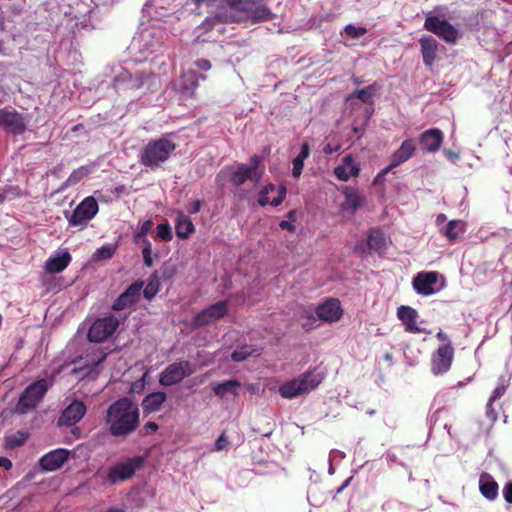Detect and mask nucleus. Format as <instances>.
I'll return each mask as SVG.
<instances>
[{
  "label": "nucleus",
  "mask_w": 512,
  "mask_h": 512,
  "mask_svg": "<svg viewBox=\"0 0 512 512\" xmlns=\"http://www.w3.org/2000/svg\"><path fill=\"white\" fill-rule=\"evenodd\" d=\"M104 422L111 436L127 437L140 425L139 407L130 398L121 397L108 406Z\"/></svg>",
  "instance_id": "f257e3e1"
},
{
  "label": "nucleus",
  "mask_w": 512,
  "mask_h": 512,
  "mask_svg": "<svg viewBox=\"0 0 512 512\" xmlns=\"http://www.w3.org/2000/svg\"><path fill=\"white\" fill-rule=\"evenodd\" d=\"M176 150V144L166 137L149 141L139 153V163L152 171L168 161Z\"/></svg>",
  "instance_id": "f03ea898"
},
{
  "label": "nucleus",
  "mask_w": 512,
  "mask_h": 512,
  "mask_svg": "<svg viewBox=\"0 0 512 512\" xmlns=\"http://www.w3.org/2000/svg\"><path fill=\"white\" fill-rule=\"evenodd\" d=\"M324 375L316 370L307 371L297 378L285 382L279 387V394L286 399H292L309 393L323 381Z\"/></svg>",
  "instance_id": "7ed1b4c3"
},
{
  "label": "nucleus",
  "mask_w": 512,
  "mask_h": 512,
  "mask_svg": "<svg viewBox=\"0 0 512 512\" xmlns=\"http://www.w3.org/2000/svg\"><path fill=\"white\" fill-rule=\"evenodd\" d=\"M226 3L253 24L270 21L275 17L264 0H226Z\"/></svg>",
  "instance_id": "20e7f679"
},
{
  "label": "nucleus",
  "mask_w": 512,
  "mask_h": 512,
  "mask_svg": "<svg viewBox=\"0 0 512 512\" xmlns=\"http://www.w3.org/2000/svg\"><path fill=\"white\" fill-rule=\"evenodd\" d=\"M249 165L239 164L230 175L231 183L239 187L246 181L258 184L264 174L263 158L254 154L250 157Z\"/></svg>",
  "instance_id": "39448f33"
},
{
  "label": "nucleus",
  "mask_w": 512,
  "mask_h": 512,
  "mask_svg": "<svg viewBox=\"0 0 512 512\" xmlns=\"http://www.w3.org/2000/svg\"><path fill=\"white\" fill-rule=\"evenodd\" d=\"M49 389L46 379H40L30 384L20 395L16 411L26 414L37 408Z\"/></svg>",
  "instance_id": "423d86ee"
},
{
  "label": "nucleus",
  "mask_w": 512,
  "mask_h": 512,
  "mask_svg": "<svg viewBox=\"0 0 512 512\" xmlns=\"http://www.w3.org/2000/svg\"><path fill=\"white\" fill-rule=\"evenodd\" d=\"M194 372L195 369L188 360L173 362L160 373L159 383L165 387L173 386L180 383L184 378L191 376Z\"/></svg>",
  "instance_id": "0eeeda50"
},
{
  "label": "nucleus",
  "mask_w": 512,
  "mask_h": 512,
  "mask_svg": "<svg viewBox=\"0 0 512 512\" xmlns=\"http://www.w3.org/2000/svg\"><path fill=\"white\" fill-rule=\"evenodd\" d=\"M423 27L450 44H454L459 35L458 30L449 21L435 15H428Z\"/></svg>",
  "instance_id": "6e6552de"
},
{
  "label": "nucleus",
  "mask_w": 512,
  "mask_h": 512,
  "mask_svg": "<svg viewBox=\"0 0 512 512\" xmlns=\"http://www.w3.org/2000/svg\"><path fill=\"white\" fill-rule=\"evenodd\" d=\"M98 210L96 199L93 196H88L76 206L71 215L66 214V218L70 226H83L96 216Z\"/></svg>",
  "instance_id": "1a4fd4ad"
},
{
  "label": "nucleus",
  "mask_w": 512,
  "mask_h": 512,
  "mask_svg": "<svg viewBox=\"0 0 512 512\" xmlns=\"http://www.w3.org/2000/svg\"><path fill=\"white\" fill-rule=\"evenodd\" d=\"M119 320L114 316H107L97 319L89 328L87 338L90 342L100 343L117 330Z\"/></svg>",
  "instance_id": "9d476101"
},
{
  "label": "nucleus",
  "mask_w": 512,
  "mask_h": 512,
  "mask_svg": "<svg viewBox=\"0 0 512 512\" xmlns=\"http://www.w3.org/2000/svg\"><path fill=\"white\" fill-rule=\"evenodd\" d=\"M228 313V301L223 300L203 309L192 320L193 328H200L222 319Z\"/></svg>",
  "instance_id": "9b49d317"
},
{
  "label": "nucleus",
  "mask_w": 512,
  "mask_h": 512,
  "mask_svg": "<svg viewBox=\"0 0 512 512\" xmlns=\"http://www.w3.org/2000/svg\"><path fill=\"white\" fill-rule=\"evenodd\" d=\"M107 355V352L102 348H89L81 356L75 358L73 364L79 370H87V374H98L97 368L106 360Z\"/></svg>",
  "instance_id": "f8f14e48"
},
{
  "label": "nucleus",
  "mask_w": 512,
  "mask_h": 512,
  "mask_svg": "<svg viewBox=\"0 0 512 512\" xmlns=\"http://www.w3.org/2000/svg\"><path fill=\"white\" fill-rule=\"evenodd\" d=\"M454 348L452 344L440 345L431 356V371L434 375L446 373L452 365Z\"/></svg>",
  "instance_id": "ddd939ff"
},
{
  "label": "nucleus",
  "mask_w": 512,
  "mask_h": 512,
  "mask_svg": "<svg viewBox=\"0 0 512 512\" xmlns=\"http://www.w3.org/2000/svg\"><path fill=\"white\" fill-rule=\"evenodd\" d=\"M0 126L13 135H22L27 129L25 117L16 110L0 109Z\"/></svg>",
  "instance_id": "4468645a"
},
{
  "label": "nucleus",
  "mask_w": 512,
  "mask_h": 512,
  "mask_svg": "<svg viewBox=\"0 0 512 512\" xmlns=\"http://www.w3.org/2000/svg\"><path fill=\"white\" fill-rule=\"evenodd\" d=\"M142 465V459L135 457L129 462L117 464L109 469L108 481L115 484L133 477L137 468Z\"/></svg>",
  "instance_id": "2eb2a0df"
},
{
  "label": "nucleus",
  "mask_w": 512,
  "mask_h": 512,
  "mask_svg": "<svg viewBox=\"0 0 512 512\" xmlns=\"http://www.w3.org/2000/svg\"><path fill=\"white\" fill-rule=\"evenodd\" d=\"M87 407L81 400H73L60 414L57 425L58 426H74L86 414Z\"/></svg>",
  "instance_id": "dca6fc26"
},
{
  "label": "nucleus",
  "mask_w": 512,
  "mask_h": 512,
  "mask_svg": "<svg viewBox=\"0 0 512 512\" xmlns=\"http://www.w3.org/2000/svg\"><path fill=\"white\" fill-rule=\"evenodd\" d=\"M144 282L136 281L132 283L112 304V310L121 311L134 305L140 298Z\"/></svg>",
  "instance_id": "f3484780"
},
{
  "label": "nucleus",
  "mask_w": 512,
  "mask_h": 512,
  "mask_svg": "<svg viewBox=\"0 0 512 512\" xmlns=\"http://www.w3.org/2000/svg\"><path fill=\"white\" fill-rule=\"evenodd\" d=\"M315 313L319 320L332 323L341 319L343 310L338 299L329 298L316 307Z\"/></svg>",
  "instance_id": "a211bd4d"
},
{
  "label": "nucleus",
  "mask_w": 512,
  "mask_h": 512,
  "mask_svg": "<svg viewBox=\"0 0 512 512\" xmlns=\"http://www.w3.org/2000/svg\"><path fill=\"white\" fill-rule=\"evenodd\" d=\"M286 192L287 190L284 185L276 187L274 184L269 183L260 191L258 203L260 206L270 204L273 207H277L284 201Z\"/></svg>",
  "instance_id": "6ab92c4d"
},
{
  "label": "nucleus",
  "mask_w": 512,
  "mask_h": 512,
  "mask_svg": "<svg viewBox=\"0 0 512 512\" xmlns=\"http://www.w3.org/2000/svg\"><path fill=\"white\" fill-rule=\"evenodd\" d=\"M438 281V272H419L412 281L414 290L421 295H431L435 293L434 285Z\"/></svg>",
  "instance_id": "aec40b11"
},
{
  "label": "nucleus",
  "mask_w": 512,
  "mask_h": 512,
  "mask_svg": "<svg viewBox=\"0 0 512 512\" xmlns=\"http://www.w3.org/2000/svg\"><path fill=\"white\" fill-rule=\"evenodd\" d=\"M397 317L404 325L405 331L412 334L428 333L426 329L417 325L418 312L406 305H402L397 309Z\"/></svg>",
  "instance_id": "412c9836"
},
{
  "label": "nucleus",
  "mask_w": 512,
  "mask_h": 512,
  "mask_svg": "<svg viewBox=\"0 0 512 512\" xmlns=\"http://www.w3.org/2000/svg\"><path fill=\"white\" fill-rule=\"evenodd\" d=\"M443 133L438 128H431L419 136V144L423 150L428 153H435L439 150L443 143Z\"/></svg>",
  "instance_id": "4be33fe9"
},
{
  "label": "nucleus",
  "mask_w": 512,
  "mask_h": 512,
  "mask_svg": "<svg viewBox=\"0 0 512 512\" xmlns=\"http://www.w3.org/2000/svg\"><path fill=\"white\" fill-rule=\"evenodd\" d=\"M68 456V450L59 448L42 456L39 465L45 471H55L67 461Z\"/></svg>",
  "instance_id": "5701e85b"
},
{
  "label": "nucleus",
  "mask_w": 512,
  "mask_h": 512,
  "mask_svg": "<svg viewBox=\"0 0 512 512\" xmlns=\"http://www.w3.org/2000/svg\"><path fill=\"white\" fill-rule=\"evenodd\" d=\"M150 76V74L145 72H137L135 75H132L129 71L123 70L115 77L113 85L115 88H120L122 82H127L129 89H140Z\"/></svg>",
  "instance_id": "b1692460"
},
{
  "label": "nucleus",
  "mask_w": 512,
  "mask_h": 512,
  "mask_svg": "<svg viewBox=\"0 0 512 512\" xmlns=\"http://www.w3.org/2000/svg\"><path fill=\"white\" fill-rule=\"evenodd\" d=\"M423 62L431 68L438 57L439 43L432 36H422L419 39Z\"/></svg>",
  "instance_id": "393cba45"
},
{
  "label": "nucleus",
  "mask_w": 512,
  "mask_h": 512,
  "mask_svg": "<svg viewBox=\"0 0 512 512\" xmlns=\"http://www.w3.org/2000/svg\"><path fill=\"white\" fill-rule=\"evenodd\" d=\"M416 145L413 139H406L401 146L392 154L390 168H396L414 156Z\"/></svg>",
  "instance_id": "a878e982"
},
{
  "label": "nucleus",
  "mask_w": 512,
  "mask_h": 512,
  "mask_svg": "<svg viewBox=\"0 0 512 512\" xmlns=\"http://www.w3.org/2000/svg\"><path fill=\"white\" fill-rule=\"evenodd\" d=\"M344 201L341 204L343 211H349L354 214L365 202V197L354 187H345L343 189Z\"/></svg>",
  "instance_id": "bb28decb"
},
{
  "label": "nucleus",
  "mask_w": 512,
  "mask_h": 512,
  "mask_svg": "<svg viewBox=\"0 0 512 512\" xmlns=\"http://www.w3.org/2000/svg\"><path fill=\"white\" fill-rule=\"evenodd\" d=\"M360 173V167L355 163L352 155H346L343 159V165L334 169L335 176L341 181H348L350 177H357Z\"/></svg>",
  "instance_id": "cd10ccee"
},
{
  "label": "nucleus",
  "mask_w": 512,
  "mask_h": 512,
  "mask_svg": "<svg viewBox=\"0 0 512 512\" xmlns=\"http://www.w3.org/2000/svg\"><path fill=\"white\" fill-rule=\"evenodd\" d=\"M479 488L481 494L488 500H495L498 496V484L494 478L487 472H483L479 479Z\"/></svg>",
  "instance_id": "c85d7f7f"
},
{
  "label": "nucleus",
  "mask_w": 512,
  "mask_h": 512,
  "mask_svg": "<svg viewBox=\"0 0 512 512\" xmlns=\"http://www.w3.org/2000/svg\"><path fill=\"white\" fill-rule=\"evenodd\" d=\"M166 398V393L162 391L148 394L141 403L144 413L149 414L159 411L163 403L166 401Z\"/></svg>",
  "instance_id": "c756f323"
},
{
  "label": "nucleus",
  "mask_w": 512,
  "mask_h": 512,
  "mask_svg": "<svg viewBox=\"0 0 512 512\" xmlns=\"http://www.w3.org/2000/svg\"><path fill=\"white\" fill-rule=\"evenodd\" d=\"M176 235L180 239H187L195 231L191 219L182 212H179L175 220Z\"/></svg>",
  "instance_id": "7c9ffc66"
},
{
  "label": "nucleus",
  "mask_w": 512,
  "mask_h": 512,
  "mask_svg": "<svg viewBox=\"0 0 512 512\" xmlns=\"http://www.w3.org/2000/svg\"><path fill=\"white\" fill-rule=\"evenodd\" d=\"M71 262V255L65 251L56 257H50L45 262V270L49 273H60L67 268Z\"/></svg>",
  "instance_id": "2f4dec72"
},
{
  "label": "nucleus",
  "mask_w": 512,
  "mask_h": 512,
  "mask_svg": "<svg viewBox=\"0 0 512 512\" xmlns=\"http://www.w3.org/2000/svg\"><path fill=\"white\" fill-rule=\"evenodd\" d=\"M367 248L370 251L380 253L386 248V238L379 228H372L367 235Z\"/></svg>",
  "instance_id": "473e14b6"
},
{
  "label": "nucleus",
  "mask_w": 512,
  "mask_h": 512,
  "mask_svg": "<svg viewBox=\"0 0 512 512\" xmlns=\"http://www.w3.org/2000/svg\"><path fill=\"white\" fill-rule=\"evenodd\" d=\"M240 382L237 380H227L221 383H214L211 385V389L215 395L220 398L225 397L227 394L238 396L237 389L240 387Z\"/></svg>",
  "instance_id": "72a5a7b5"
},
{
  "label": "nucleus",
  "mask_w": 512,
  "mask_h": 512,
  "mask_svg": "<svg viewBox=\"0 0 512 512\" xmlns=\"http://www.w3.org/2000/svg\"><path fill=\"white\" fill-rule=\"evenodd\" d=\"M309 155L310 146L305 142L301 145L299 154L293 160L292 175L294 178H298L301 175L304 167V161L309 157Z\"/></svg>",
  "instance_id": "f704fd0d"
},
{
  "label": "nucleus",
  "mask_w": 512,
  "mask_h": 512,
  "mask_svg": "<svg viewBox=\"0 0 512 512\" xmlns=\"http://www.w3.org/2000/svg\"><path fill=\"white\" fill-rule=\"evenodd\" d=\"M202 80L206 79V76H200ZM199 76L196 72L190 71L182 76L181 88L183 92L193 95L195 89L198 87Z\"/></svg>",
  "instance_id": "c9c22d12"
},
{
  "label": "nucleus",
  "mask_w": 512,
  "mask_h": 512,
  "mask_svg": "<svg viewBox=\"0 0 512 512\" xmlns=\"http://www.w3.org/2000/svg\"><path fill=\"white\" fill-rule=\"evenodd\" d=\"M29 438V433L25 431H17L14 434L6 435L4 438V447L6 449H14L24 445Z\"/></svg>",
  "instance_id": "e433bc0d"
},
{
  "label": "nucleus",
  "mask_w": 512,
  "mask_h": 512,
  "mask_svg": "<svg viewBox=\"0 0 512 512\" xmlns=\"http://www.w3.org/2000/svg\"><path fill=\"white\" fill-rule=\"evenodd\" d=\"M462 233H464V225L458 220L449 221L445 230H443V234L451 242L456 241Z\"/></svg>",
  "instance_id": "4c0bfd02"
},
{
  "label": "nucleus",
  "mask_w": 512,
  "mask_h": 512,
  "mask_svg": "<svg viewBox=\"0 0 512 512\" xmlns=\"http://www.w3.org/2000/svg\"><path fill=\"white\" fill-rule=\"evenodd\" d=\"M378 88V85L376 83H373L363 89L355 90L349 95L348 98L350 99L355 96L363 103H370Z\"/></svg>",
  "instance_id": "58836bf2"
},
{
  "label": "nucleus",
  "mask_w": 512,
  "mask_h": 512,
  "mask_svg": "<svg viewBox=\"0 0 512 512\" xmlns=\"http://www.w3.org/2000/svg\"><path fill=\"white\" fill-rule=\"evenodd\" d=\"M160 290V278L158 272H154L143 290L144 297L148 300L153 299Z\"/></svg>",
  "instance_id": "ea45409f"
},
{
  "label": "nucleus",
  "mask_w": 512,
  "mask_h": 512,
  "mask_svg": "<svg viewBox=\"0 0 512 512\" xmlns=\"http://www.w3.org/2000/svg\"><path fill=\"white\" fill-rule=\"evenodd\" d=\"M256 352H257V349L253 348V346L243 345L241 347H238L237 349H235L232 352L231 358L234 361L241 362Z\"/></svg>",
  "instance_id": "a19ab883"
},
{
  "label": "nucleus",
  "mask_w": 512,
  "mask_h": 512,
  "mask_svg": "<svg viewBox=\"0 0 512 512\" xmlns=\"http://www.w3.org/2000/svg\"><path fill=\"white\" fill-rule=\"evenodd\" d=\"M116 251V246L113 244H104L98 248L94 254L97 259H110Z\"/></svg>",
  "instance_id": "79ce46f5"
},
{
  "label": "nucleus",
  "mask_w": 512,
  "mask_h": 512,
  "mask_svg": "<svg viewBox=\"0 0 512 512\" xmlns=\"http://www.w3.org/2000/svg\"><path fill=\"white\" fill-rule=\"evenodd\" d=\"M153 222L152 220H146L142 223L139 228V231L134 236V241L136 243L142 242L144 243V239L146 238V234L152 229Z\"/></svg>",
  "instance_id": "37998d69"
},
{
  "label": "nucleus",
  "mask_w": 512,
  "mask_h": 512,
  "mask_svg": "<svg viewBox=\"0 0 512 512\" xmlns=\"http://www.w3.org/2000/svg\"><path fill=\"white\" fill-rule=\"evenodd\" d=\"M88 174V169L84 166L74 170L67 179L69 185H75Z\"/></svg>",
  "instance_id": "c03bdc74"
},
{
  "label": "nucleus",
  "mask_w": 512,
  "mask_h": 512,
  "mask_svg": "<svg viewBox=\"0 0 512 512\" xmlns=\"http://www.w3.org/2000/svg\"><path fill=\"white\" fill-rule=\"evenodd\" d=\"M344 32L347 36L351 38H359L367 33V29L363 26H354L352 24H348L344 28Z\"/></svg>",
  "instance_id": "a18cd8bd"
},
{
  "label": "nucleus",
  "mask_w": 512,
  "mask_h": 512,
  "mask_svg": "<svg viewBox=\"0 0 512 512\" xmlns=\"http://www.w3.org/2000/svg\"><path fill=\"white\" fill-rule=\"evenodd\" d=\"M157 237L163 241H170L173 237L171 227L168 223L159 224L156 228Z\"/></svg>",
  "instance_id": "49530a36"
},
{
  "label": "nucleus",
  "mask_w": 512,
  "mask_h": 512,
  "mask_svg": "<svg viewBox=\"0 0 512 512\" xmlns=\"http://www.w3.org/2000/svg\"><path fill=\"white\" fill-rule=\"evenodd\" d=\"M144 245L145 246L142 249V256H143L144 264L148 268H151L153 266L151 242L148 239H144Z\"/></svg>",
  "instance_id": "de8ad7c7"
},
{
  "label": "nucleus",
  "mask_w": 512,
  "mask_h": 512,
  "mask_svg": "<svg viewBox=\"0 0 512 512\" xmlns=\"http://www.w3.org/2000/svg\"><path fill=\"white\" fill-rule=\"evenodd\" d=\"M2 191L5 195L6 200L7 199H9V200L16 199L23 195L22 190L20 189L19 186L7 185L2 188Z\"/></svg>",
  "instance_id": "09e8293b"
},
{
  "label": "nucleus",
  "mask_w": 512,
  "mask_h": 512,
  "mask_svg": "<svg viewBox=\"0 0 512 512\" xmlns=\"http://www.w3.org/2000/svg\"><path fill=\"white\" fill-rule=\"evenodd\" d=\"M301 319L305 320L302 322V327L306 330H310L316 326V322L318 320L317 316L315 317L312 313L306 312L301 315Z\"/></svg>",
  "instance_id": "8fccbe9b"
},
{
  "label": "nucleus",
  "mask_w": 512,
  "mask_h": 512,
  "mask_svg": "<svg viewBox=\"0 0 512 512\" xmlns=\"http://www.w3.org/2000/svg\"><path fill=\"white\" fill-rule=\"evenodd\" d=\"M220 21L218 17H207L198 27L199 30H202L204 32L210 31L214 28L216 24H218Z\"/></svg>",
  "instance_id": "3c124183"
},
{
  "label": "nucleus",
  "mask_w": 512,
  "mask_h": 512,
  "mask_svg": "<svg viewBox=\"0 0 512 512\" xmlns=\"http://www.w3.org/2000/svg\"><path fill=\"white\" fill-rule=\"evenodd\" d=\"M506 392V386L504 384L498 385L490 396V402H495L500 399Z\"/></svg>",
  "instance_id": "603ef678"
},
{
  "label": "nucleus",
  "mask_w": 512,
  "mask_h": 512,
  "mask_svg": "<svg viewBox=\"0 0 512 512\" xmlns=\"http://www.w3.org/2000/svg\"><path fill=\"white\" fill-rule=\"evenodd\" d=\"M229 445V442H228V439L227 437L225 436V433H222L218 439L216 440L215 442V449L217 451H221V450H224V449H227Z\"/></svg>",
  "instance_id": "864d4df0"
},
{
  "label": "nucleus",
  "mask_w": 512,
  "mask_h": 512,
  "mask_svg": "<svg viewBox=\"0 0 512 512\" xmlns=\"http://www.w3.org/2000/svg\"><path fill=\"white\" fill-rule=\"evenodd\" d=\"M203 204H204L203 201L195 200L188 204L187 210L190 214H196L201 210Z\"/></svg>",
  "instance_id": "5fc2aeb1"
},
{
  "label": "nucleus",
  "mask_w": 512,
  "mask_h": 512,
  "mask_svg": "<svg viewBox=\"0 0 512 512\" xmlns=\"http://www.w3.org/2000/svg\"><path fill=\"white\" fill-rule=\"evenodd\" d=\"M391 170H393V168H390V165H388L386 168L382 169L377 175L376 177L374 178L373 180V184H380L384 181V177L385 175L390 172Z\"/></svg>",
  "instance_id": "6e6d98bb"
},
{
  "label": "nucleus",
  "mask_w": 512,
  "mask_h": 512,
  "mask_svg": "<svg viewBox=\"0 0 512 512\" xmlns=\"http://www.w3.org/2000/svg\"><path fill=\"white\" fill-rule=\"evenodd\" d=\"M504 499L512 504V482H508L503 488Z\"/></svg>",
  "instance_id": "4d7b16f0"
},
{
  "label": "nucleus",
  "mask_w": 512,
  "mask_h": 512,
  "mask_svg": "<svg viewBox=\"0 0 512 512\" xmlns=\"http://www.w3.org/2000/svg\"><path fill=\"white\" fill-rule=\"evenodd\" d=\"M195 66L203 71H208L209 69H211V63L209 60L206 59H199L195 61Z\"/></svg>",
  "instance_id": "13d9d810"
},
{
  "label": "nucleus",
  "mask_w": 512,
  "mask_h": 512,
  "mask_svg": "<svg viewBox=\"0 0 512 512\" xmlns=\"http://www.w3.org/2000/svg\"><path fill=\"white\" fill-rule=\"evenodd\" d=\"M493 403L494 402H490V399L488 400V403L486 405V414L488 418L495 420L497 418V413L493 408Z\"/></svg>",
  "instance_id": "bf43d9fd"
},
{
  "label": "nucleus",
  "mask_w": 512,
  "mask_h": 512,
  "mask_svg": "<svg viewBox=\"0 0 512 512\" xmlns=\"http://www.w3.org/2000/svg\"><path fill=\"white\" fill-rule=\"evenodd\" d=\"M279 227L283 230H287L289 232H294L296 227L294 224H292L290 221H287V220H282L280 223H279Z\"/></svg>",
  "instance_id": "052dcab7"
},
{
  "label": "nucleus",
  "mask_w": 512,
  "mask_h": 512,
  "mask_svg": "<svg viewBox=\"0 0 512 512\" xmlns=\"http://www.w3.org/2000/svg\"><path fill=\"white\" fill-rule=\"evenodd\" d=\"M173 274H174V270L166 267L161 270V275L159 276V278H160V280H167V279L171 278L173 276Z\"/></svg>",
  "instance_id": "680f3d73"
},
{
  "label": "nucleus",
  "mask_w": 512,
  "mask_h": 512,
  "mask_svg": "<svg viewBox=\"0 0 512 512\" xmlns=\"http://www.w3.org/2000/svg\"><path fill=\"white\" fill-rule=\"evenodd\" d=\"M436 338L442 342V345H446V344H452L451 343V340L449 339L448 335L446 333H444L442 330H440L437 334H436Z\"/></svg>",
  "instance_id": "e2e57ef3"
},
{
  "label": "nucleus",
  "mask_w": 512,
  "mask_h": 512,
  "mask_svg": "<svg viewBox=\"0 0 512 512\" xmlns=\"http://www.w3.org/2000/svg\"><path fill=\"white\" fill-rule=\"evenodd\" d=\"M0 467L4 468L5 470H10L12 468L11 460L0 456Z\"/></svg>",
  "instance_id": "0e129e2a"
},
{
  "label": "nucleus",
  "mask_w": 512,
  "mask_h": 512,
  "mask_svg": "<svg viewBox=\"0 0 512 512\" xmlns=\"http://www.w3.org/2000/svg\"><path fill=\"white\" fill-rule=\"evenodd\" d=\"M340 149V146H335L333 147L331 144H326L324 147H323V152L325 154H333L335 152H338Z\"/></svg>",
  "instance_id": "69168bd1"
},
{
  "label": "nucleus",
  "mask_w": 512,
  "mask_h": 512,
  "mask_svg": "<svg viewBox=\"0 0 512 512\" xmlns=\"http://www.w3.org/2000/svg\"><path fill=\"white\" fill-rule=\"evenodd\" d=\"M158 425L155 423V422H147L145 425H144V429L146 431V433H149V432H156L158 430Z\"/></svg>",
  "instance_id": "338daca9"
},
{
  "label": "nucleus",
  "mask_w": 512,
  "mask_h": 512,
  "mask_svg": "<svg viewBox=\"0 0 512 512\" xmlns=\"http://www.w3.org/2000/svg\"><path fill=\"white\" fill-rule=\"evenodd\" d=\"M444 153L450 159H458L459 158V154L452 150H445Z\"/></svg>",
  "instance_id": "774afa93"
}]
</instances>
